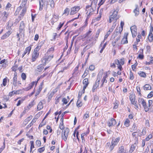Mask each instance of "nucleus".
<instances>
[{
	"mask_svg": "<svg viewBox=\"0 0 153 153\" xmlns=\"http://www.w3.org/2000/svg\"><path fill=\"white\" fill-rule=\"evenodd\" d=\"M44 43V41L39 42L36 47L34 49L31 54V61L32 62H35L39 58V51Z\"/></svg>",
	"mask_w": 153,
	"mask_h": 153,
	"instance_id": "f257e3e1",
	"label": "nucleus"
},
{
	"mask_svg": "<svg viewBox=\"0 0 153 153\" xmlns=\"http://www.w3.org/2000/svg\"><path fill=\"white\" fill-rule=\"evenodd\" d=\"M53 57V54H50L46 53L41 59V61L42 63H44V65H46V63L51 61Z\"/></svg>",
	"mask_w": 153,
	"mask_h": 153,
	"instance_id": "f03ea898",
	"label": "nucleus"
},
{
	"mask_svg": "<svg viewBox=\"0 0 153 153\" xmlns=\"http://www.w3.org/2000/svg\"><path fill=\"white\" fill-rule=\"evenodd\" d=\"M27 0H22V3L20 6L18 7L15 12V15L17 16L18 15L22 8L25 7V6L26 4Z\"/></svg>",
	"mask_w": 153,
	"mask_h": 153,
	"instance_id": "7ed1b4c3",
	"label": "nucleus"
},
{
	"mask_svg": "<svg viewBox=\"0 0 153 153\" xmlns=\"http://www.w3.org/2000/svg\"><path fill=\"white\" fill-rule=\"evenodd\" d=\"M69 132V129L68 128H66L64 130H62V138L65 141H66L67 139Z\"/></svg>",
	"mask_w": 153,
	"mask_h": 153,
	"instance_id": "20e7f679",
	"label": "nucleus"
},
{
	"mask_svg": "<svg viewBox=\"0 0 153 153\" xmlns=\"http://www.w3.org/2000/svg\"><path fill=\"white\" fill-rule=\"evenodd\" d=\"M17 75L16 72L14 73L13 79V84L15 87L17 86V85H21L22 83L20 81H17Z\"/></svg>",
	"mask_w": 153,
	"mask_h": 153,
	"instance_id": "39448f33",
	"label": "nucleus"
},
{
	"mask_svg": "<svg viewBox=\"0 0 153 153\" xmlns=\"http://www.w3.org/2000/svg\"><path fill=\"white\" fill-rule=\"evenodd\" d=\"M59 18V15L54 13L53 14L52 18L50 20V22L52 25H53L55 22H57Z\"/></svg>",
	"mask_w": 153,
	"mask_h": 153,
	"instance_id": "423d86ee",
	"label": "nucleus"
},
{
	"mask_svg": "<svg viewBox=\"0 0 153 153\" xmlns=\"http://www.w3.org/2000/svg\"><path fill=\"white\" fill-rule=\"evenodd\" d=\"M80 6H74L71 8L70 13L71 15H74L76 13L81 9Z\"/></svg>",
	"mask_w": 153,
	"mask_h": 153,
	"instance_id": "0eeeda50",
	"label": "nucleus"
},
{
	"mask_svg": "<svg viewBox=\"0 0 153 153\" xmlns=\"http://www.w3.org/2000/svg\"><path fill=\"white\" fill-rule=\"evenodd\" d=\"M37 81H33L30 83L28 86L25 88V90L26 91H28L32 89L34 85L36 86L37 84Z\"/></svg>",
	"mask_w": 153,
	"mask_h": 153,
	"instance_id": "6e6552de",
	"label": "nucleus"
},
{
	"mask_svg": "<svg viewBox=\"0 0 153 153\" xmlns=\"http://www.w3.org/2000/svg\"><path fill=\"white\" fill-rule=\"evenodd\" d=\"M46 65H44V63H42V64H40L38 65L37 67L36 71L37 73H41L42 72L43 69L44 68V66Z\"/></svg>",
	"mask_w": 153,
	"mask_h": 153,
	"instance_id": "1a4fd4ad",
	"label": "nucleus"
},
{
	"mask_svg": "<svg viewBox=\"0 0 153 153\" xmlns=\"http://www.w3.org/2000/svg\"><path fill=\"white\" fill-rule=\"evenodd\" d=\"M8 61L7 59H4L1 60L0 63L1 64V66L3 69L5 68L8 65Z\"/></svg>",
	"mask_w": 153,
	"mask_h": 153,
	"instance_id": "9d476101",
	"label": "nucleus"
},
{
	"mask_svg": "<svg viewBox=\"0 0 153 153\" xmlns=\"http://www.w3.org/2000/svg\"><path fill=\"white\" fill-rule=\"evenodd\" d=\"M107 124L110 127L115 125L116 124V121L114 119L112 118L108 121Z\"/></svg>",
	"mask_w": 153,
	"mask_h": 153,
	"instance_id": "9b49d317",
	"label": "nucleus"
},
{
	"mask_svg": "<svg viewBox=\"0 0 153 153\" xmlns=\"http://www.w3.org/2000/svg\"><path fill=\"white\" fill-rule=\"evenodd\" d=\"M44 85V80L41 82L40 85L39 86V88L37 89V92H36L35 96H36L39 95L40 93L43 88V86Z\"/></svg>",
	"mask_w": 153,
	"mask_h": 153,
	"instance_id": "f8f14e48",
	"label": "nucleus"
},
{
	"mask_svg": "<svg viewBox=\"0 0 153 153\" xmlns=\"http://www.w3.org/2000/svg\"><path fill=\"white\" fill-rule=\"evenodd\" d=\"M12 32L11 30H9L7 32L5 33L1 37V39L2 40H4L8 37L11 34Z\"/></svg>",
	"mask_w": 153,
	"mask_h": 153,
	"instance_id": "ddd939ff",
	"label": "nucleus"
},
{
	"mask_svg": "<svg viewBox=\"0 0 153 153\" xmlns=\"http://www.w3.org/2000/svg\"><path fill=\"white\" fill-rule=\"evenodd\" d=\"M82 83L84 85L82 89H83V90H85V89L88 86L89 83L88 79L86 78L84 79L82 82Z\"/></svg>",
	"mask_w": 153,
	"mask_h": 153,
	"instance_id": "4468645a",
	"label": "nucleus"
},
{
	"mask_svg": "<svg viewBox=\"0 0 153 153\" xmlns=\"http://www.w3.org/2000/svg\"><path fill=\"white\" fill-rule=\"evenodd\" d=\"M47 2L46 5H49L51 8H53L55 7V3L53 0H47L46 1Z\"/></svg>",
	"mask_w": 153,
	"mask_h": 153,
	"instance_id": "2eb2a0df",
	"label": "nucleus"
},
{
	"mask_svg": "<svg viewBox=\"0 0 153 153\" xmlns=\"http://www.w3.org/2000/svg\"><path fill=\"white\" fill-rule=\"evenodd\" d=\"M127 151L124 149L123 146H121L119 148L117 153H127Z\"/></svg>",
	"mask_w": 153,
	"mask_h": 153,
	"instance_id": "dca6fc26",
	"label": "nucleus"
},
{
	"mask_svg": "<svg viewBox=\"0 0 153 153\" xmlns=\"http://www.w3.org/2000/svg\"><path fill=\"white\" fill-rule=\"evenodd\" d=\"M9 79L7 77H6L3 79L2 83L1 84V86L2 87L3 86L5 87L6 86L7 82H9Z\"/></svg>",
	"mask_w": 153,
	"mask_h": 153,
	"instance_id": "f3484780",
	"label": "nucleus"
},
{
	"mask_svg": "<svg viewBox=\"0 0 153 153\" xmlns=\"http://www.w3.org/2000/svg\"><path fill=\"white\" fill-rule=\"evenodd\" d=\"M27 10V9L26 7H24L22 9L19 16V18L23 19L25 14Z\"/></svg>",
	"mask_w": 153,
	"mask_h": 153,
	"instance_id": "a211bd4d",
	"label": "nucleus"
},
{
	"mask_svg": "<svg viewBox=\"0 0 153 153\" xmlns=\"http://www.w3.org/2000/svg\"><path fill=\"white\" fill-rule=\"evenodd\" d=\"M128 34L126 33L125 34L124 37L122 39L121 41V44H125L127 43H128V40L127 39V36L128 35Z\"/></svg>",
	"mask_w": 153,
	"mask_h": 153,
	"instance_id": "6ab92c4d",
	"label": "nucleus"
},
{
	"mask_svg": "<svg viewBox=\"0 0 153 153\" xmlns=\"http://www.w3.org/2000/svg\"><path fill=\"white\" fill-rule=\"evenodd\" d=\"M32 45H30L29 46L27 47L25 49L24 51L27 53V55H29L31 51Z\"/></svg>",
	"mask_w": 153,
	"mask_h": 153,
	"instance_id": "aec40b11",
	"label": "nucleus"
},
{
	"mask_svg": "<svg viewBox=\"0 0 153 153\" xmlns=\"http://www.w3.org/2000/svg\"><path fill=\"white\" fill-rule=\"evenodd\" d=\"M35 104V100H33L31 101L27 105V107L26 108L28 110L32 108Z\"/></svg>",
	"mask_w": 153,
	"mask_h": 153,
	"instance_id": "412c9836",
	"label": "nucleus"
},
{
	"mask_svg": "<svg viewBox=\"0 0 153 153\" xmlns=\"http://www.w3.org/2000/svg\"><path fill=\"white\" fill-rule=\"evenodd\" d=\"M37 120L33 118L31 122L26 126V128L27 129L29 128L30 127L32 126L34 123H35L37 121Z\"/></svg>",
	"mask_w": 153,
	"mask_h": 153,
	"instance_id": "4be33fe9",
	"label": "nucleus"
},
{
	"mask_svg": "<svg viewBox=\"0 0 153 153\" xmlns=\"http://www.w3.org/2000/svg\"><path fill=\"white\" fill-rule=\"evenodd\" d=\"M32 118L33 116L31 115H30L27 117L23 122V124H24L25 126L32 119Z\"/></svg>",
	"mask_w": 153,
	"mask_h": 153,
	"instance_id": "5701e85b",
	"label": "nucleus"
},
{
	"mask_svg": "<svg viewBox=\"0 0 153 153\" xmlns=\"http://www.w3.org/2000/svg\"><path fill=\"white\" fill-rule=\"evenodd\" d=\"M43 108V103L42 101H40L38 104L37 107V110L40 111Z\"/></svg>",
	"mask_w": 153,
	"mask_h": 153,
	"instance_id": "b1692460",
	"label": "nucleus"
},
{
	"mask_svg": "<svg viewBox=\"0 0 153 153\" xmlns=\"http://www.w3.org/2000/svg\"><path fill=\"white\" fill-rule=\"evenodd\" d=\"M61 97V95H58L54 99L55 103V104L57 105L59 103Z\"/></svg>",
	"mask_w": 153,
	"mask_h": 153,
	"instance_id": "393cba45",
	"label": "nucleus"
},
{
	"mask_svg": "<svg viewBox=\"0 0 153 153\" xmlns=\"http://www.w3.org/2000/svg\"><path fill=\"white\" fill-rule=\"evenodd\" d=\"M55 46H52L48 50L47 52H46L50 54H53V53L54 51Z\"/></svg>",
	"mask_w": 153,
	"mask_h": 153,
	"instance_id": "a878e982",
	"label": "nucleus"
},
{
	"mask_svg": "<svg viewBox=\"0 0 153 153\" xmlns=\"http://www.w3.org/2000/svg\"><path fill=\"white\" fill-rule=\"evenodd\" d=\"M25 27V24L23 21L21 22L19 27V30H24Z\"/></svg>",
	"mask_w": 153,
	"mask_h": 153,
	"instance_id": "bb28decb",
	"label": "nucleus"
},
{
	"mask_svg": "<svg viewBox=\"0 0 153 153\" xmlns=\"http://www.w3.org/2000/svg\"><path fill=\"white\" fill-rule=\"evenodd\" d=\"M118 13V10H113V13L111 15V16L115 18H117V19L119 18V16L117 15Z\"/></svg>",
	"mask_w": 153,
	"mask_h": 153,
	"instance_id": "cd10ccee",
	"label": "nucleus"
},
{
	"mask_svg": "<svg viewBox=\"0 0 153 153\" xmlns=\"http://www.w3.org/2000/svg\"><path fill=\"white\" fill-rule=\"evenodd\" d=\"M61 122L60 123L59 125V128L62 130H64L65 128V126L64 125L63 123V118L62 117L61 119Z\"/></svg>",
	"mask_w": 153,
	"mask_h": 153,
	"instance_id": "c85d7f7f",
	"label": "nucleus"
},
{
	"mask_svg": "<svg viewBox=\"0 0 153 153\" xmlns=\"http://www.w3.org/2000/svg\"><path fill=\"white\" fill-rule=\"evenodd\" d=\"M78 153H88V151L85 147H82L80 149V152Z\"/></svg>",
	"mask_w": 153,
	"mask_h": 153,
	"instance_id": "c756f323",
	"label": "nucleus"
},
{
	"mask_svg": "<svg viewBox=\"0 0 153 153\" xmlns=\"http://www.w3.org/2000/svg\"><path fill=\"white\" fill-rule=\"evenodd\" d=\"M136 8L134 10V12L135 13V15L137 16L139 14V9L138 6L137 5H135Z\"/></svg>",
	"mask_w": 153,
	"mask_h": 153,
	"instance_id": "7c9ffc66",
	"label": "nucleus"
},
{
	"mask_svg": "<svg viewBox=\"0 0 153 153\" xmlns=\"http://www.w3.org/2000/svg\"><path fill=\"white\" fill-rule=\"evenodd\" d=\"M139 104L140 105V104H142L143 105H144L145 103H146L145 100L143 98H138V100Z\"/></svg>",
	"mask_w": 153,
	"mask_h": 153,
	"instance_id": "2f4dec72",
	"label": "nucleus"
},
{
	"mask_svg": "<svg viewBox=\"0 0 153 153\" xmlns=\"http://www.w3.org/2000/svg\"><path fill=\"white\" fill-rule=\"evenodd\" d=\"M138 58L140 59H143L144 58V55H143V50L141 49L140 50V53L139 54Z\"/></svg>",
	"mask_w": 153,
	"mask_h": 153,
	"instance_id": "473e14b6",
	"label": "nucleus"
},
{
	"mask_svg": "<svg viewBox=\"0 0 153 153\" xmlns=\"http://www.w3.org/2000/svg\"><path fill=\"white\" fill-rule=\"evenodd\" d=\"M90 1L91 2V5H88L86 7V11L89 9V8L91 7L93 4L94 3V5L95 4V0H90Z\"/></svg>",
	"mask_w": 153,
	"mask_h": 153,
	"instance_id": "72a5a7b5",
	"label": "nucleus"
},
{
	"mask_svg": "<svg viewBox=\"0 0 153 153\" xmlns=\"http://www.w3.org/2000/svg\"><path fill=\"white\" fill-rule=\"evenodd\" d=\"M65 23V21L61 22L57 27L56 30H59L63 25Z\"/></svg>",
	"mask_w": 153,
	"mask_h": 153,
	"instance_id": "f704fd0d",
	"label": "nucleus"
},
{
	"mask_svg": "<svg viewBox=\"0 0 153 153\" xmlns=\"http://www.w3.org/2000/svg\"><path fill=\"white\" fill-rule=\"evenodd\" d=\"M129 97L131 103H132L135 101V97L134 95L133 94L130 95Z\"/></svg>",
	"mask_w": 153,
	"mask_h": 153,
	"instance_id": "c9c22d12",
	"label": "nucleus"
},
{
	"mask_svg": "<svg viewBox=\"0 0 153 153\" xmlns=\"http://www.w3.org/2000/svg\"><path fill=\"white\" fill-rule=\"evenodd\" d=\"M117 19V18H115L114 17L110 16L109 17V20L108 21L110 23H111L113 21L115 23Z\"/></svg>",
	"mask_w": 153,
	"mask_h": 153,
	"instance_id": "e433bc0d",
	"label": "nucleus"
},
{
	"mask_svg": "<svg viewBox=\"0 0 153 153\" xmlns=\"http://www.w3.org/2000/svg\"><path fill=\"white\" fill-rule=\"evenodd\" d=\"M30 152H31L33 149L34 148V141L33 140L30 141Z\"/></svg>",
	"mask_w": 153,
	"mask_h": 153,
	"instance_id": "4c0bfd02",
	"label": "nucleus"
},
{
	"mask_svg": "<svg viewBox=\"0 0 153 153\" xmlns=\"http://www.w3.org/2000/svg\"><path fill=\"white\" fill-rule=\"evenodd\" d=\"M87 13L88 14V16L91 14L93 12L94 10L92 7L90 8L89 9L86 10Z\"/></svg>",
	"mask_w": 153,
	"mask_h": 153,
	"instance_id": "58836bf2",
	"label": "nucleus"
},
{
	"mask_svg": "<svg viewBox=\"0 0 153 153\" xmlns=\"http://www.w3.org/2000/svg\"><path fill=\"white\" fill-rule=\"evenodd\" d=\"M28 111L29 110L26 108H25L24 110L20 114L19 117L20 118H21L26 113V112Z\"/></svg>",
	"mask_w": 153,
	"mask_h": 153,
	"instance_id": "ea45409f",
	"label": "nucleus"
},
{
	"mask_svg": "<svg viewBox=\"0 0 153 153\" xmlns=\"http://www.w3.org/2000/svg\"><path fill=\"white\" fill-rule=\"evenodd\" d=\"M54 94V93L53 92H51L48 94V100L49 101H50L51 100Z\"/></svg>",
	"mask_w": 153,
	"mask_h": 153,
	"instance_id": "a19ab883",
	"label": "nucleus"
},
{
	"mask_svg": "<svg viewBox=\"0 0 153 153\" xmlns=\"http://www.w3.org/2000/svg\"><path fill=\"white\" fill-rule=\"evenodd\" d=\"M18 67V65L17 64H15L13 66L11 69L12 71H14L15 72H16V71L17 70Z\"/></svg>",
	"mask_w": 153,
	"mask_h": 153,
	"instance_id": "79ce46f5",
	"label": "nucleus"
},
{
	"mask_svg": "<svg viewBox=\"0 0 153 153\" xmlns=\"http://www.w3.org/2000/svg\"><path fill=\"white\" fill-rule=\"evenodd\" d=\"M122 30L123 29L122 28H120V27H117L115 31L116 33L120 34Z\"/></svg>",
	"mask_w": 153,
	"mask_h": 153,
	"instance_id": "37998d69",
	"label": "nucleus"
},
{
	"mask_svg": "<svg viewBox=\"0 0 153 153\" xmlns=\"http://www.w3.org/2000/svg\"><path fill=\"white\" fill-rule=\"evenodd\" d=\"M92 32V31L89 30V31L87 32L84 35V36L85 38H87L91 36V33Z\"/></svg>",
	"mask_w": 153,
	"mask_h": 153,
	"instance_id": "c03bdc74",
	"label": "nucleus"
},
{
	"mask_svg": "<svg viewBox=\"0 0 153 153\" xmlns=\"http://www.w3.org/2000/svg\"><path fill=\"white\" fill-rule=\"evenodd\" d=\"M42 114V111L39 112L35 115L33 118L37 120L40 117L41 115Z\"/></svg>",
	"mask_w": 153,
	"mask_h": 153,
	"instance_id": "a18cd8bd",
	"label": "nucleus"
},
{
	"mask_svg": "<svg viewBox=\"0 0 153 153\" xmlns=\"http://www.w3.org/2000/svg\"><path fill=\"white\" fill-rule=\"evenodd\" d=\"M120 140V138L119 137H117L114 140H113L111 142V143L113 144H114L115 145H117L118 143L119 142Z\"/></svg>",
	"mask_w": 153,
	"mask_h": 153,
	"instance_id": "49530a36",
	"label": "nucleus"
},
{
	"mask_svg": "<svg viewBox=\"0 0 153 153\" xmlns=\"http://www.w3.org/2000/svg\"><path fill=\"white\" fill-rule=\"evenodd\" d=\"M89 133V131L86 133H83L81 134V138L82 141L85 140V136H86Z\"/></svg>",
	"mask_w": 153,
	"mask_h": 153,
	"instance_id": "de8ad7c7",
	"label": "nucleus"
},
{
	"mask_svg": "<svg viewBox=\"0 0 153 153\" xmlns=\"http://www.w3.org/2000/svg\"><path fill=\"white\" fill-rule=\"evenodd\" d=\"M143 88L144 90H150L151 87L149 84H146L144 86Z\"/></svg>",
	"mask_w": 153,
	"mask_h": 153,
	"instance_id": "09e8293b",
	"label": "nucleus"
},
{
	"mask_svg": "<svg viewBox=\"0 0 153 153\" xmlns=\"http://www.w3.org/2000/svg\"><path fill=\"white\" fill-rule=\"evenodd\" d=\"M130 120L127 118L126 119L124 122V125L126 127H128L129 126Z\"/></svg>",
	"mask_w": 153,
	"mask_h": 153,
	"instance_id": "8fccbe9b",
	"label": "nucleus"
},
{
	"mask_svg": "<svg viewBox=\"0 0 153 153\" xmlns=\"http://www.w3.org/2000/svg\"><path fill=\"white\" fill-rule=\"evenodd\" d=\"M25 98H22L21 100H19L17 103L16 104V105L17 106H19L21 103H22L23 101L25 100Z\"/></svg>",
	"mask_w": 153,
	"mask_h": 153,
	"instance_id": "3c124183",
	"label": "nucleus"
},
{
	"mask_svg": "<svg viewBox=\"0 0 153 153\" xmlns=\"http://www.w3.org/2000/svg\"><path fill=\"white\" fill-rule=\"evenodd\" d=\"M148 39L150 42H152L153 40V34L149 33Z\"/></svg>",
	"mask_w": 153,
	"mask_h": 153,
	"instance_id": "603ef678",
	"label": "nucleus"
},
{
	"mask_svg": "<svg viewBox=\"0 0 153 153\" xmlns=\"http://www.w3.org/2000/svg\"><path fill=\"white\" fill-rule=\"evenodd\" d=\"M21 77L22 80L25 81L26 80L27 78V76L25 73H22L21 75Z\"/></svg>",
	"mask_w": 153,
	"mask_h": 153,
	"instance_id": "864d4df0",
	"label": "nucleus"
},
{
	"mask_svg": "<svg viewBox=\"0 0 153 153\" xmlns=\"http://www.w3.org/2000/svg\"><path fill=\"white\" fill-rule=\"evenodd\" d=\"M135 144H134L131 145L130 149L129 152V153H131L135 149Z\"/></svg>",
	"mask_w": 153,
	"mask_h": 153,
	"instance_id": "5fc2aeb1",
	"label": "nucleus"
},
{
	"mask_svg": "<svg viewBox=\"0 0 153 153\" xmlns=\"http://www.w3.org/2000/svg\"><path fill=\"white\" fill-rule=\"evenodd\" d=\"M89 73V71L88 70H85L84 73V74L82 76V78H85L88 74Z\"/></svg>",
	"mask_w": 153,
	"mask_h": 153,
	"instance_id": "6e6d98bb",
	"label": "nucleus"
},
{
	"mask_svg": "<svg viewBox=\"0 0 153 153\" xmlns=\"http://www.w3.org/2000/svg\"><path fill=\"white\" fill-rule=\"evenodd\" d=\"M79 66L80 63H79L77 66L75 68L74 70V72L73 73V74H74L77 73L78 71Z\"/></svg>",
	"mask_w": 153,
	"mask_h": 153,
	"instance_id": "4d7b16f0",
	"label": "nucleus"
},
{
	"mask_svg": "<svg viewBox=\"0 0 153 153\" xmlns=\"http://www.w3.org/2000/svg\"><path fill=\"white\" fill-rule=\"evenodd\" d=\"M45 150V147L44 146L39 148L37 149V151L39 153H42Z\"/></svg>",
	"mask_w": 153,
	"mask_h": 153,
	"instance_id": "13d9d810",
	"label": "nucleus"
},
{
	"mask_svg": "<svg viewBox=\"0 0 153 153\" xmlns=\"http://www.w3.org/2000/svg\"><path fill=\"white\" fill-rule=\"evenodd\" d=\"M49 67V66H48L46 67L45 68H44V71H45L43 73V74H43L45 76H46L48 74V70L47 71H46V70Z\"/></svg>",
	"mask_w": 153,
	"mask_h": 153,
	"instance_id": "bf43d9fd",
	"label": "nucleus"
},
{
	"mask_svg": "<svg viewBox=\"0 0 153 153\" xmlns=\"http://www.w3.org/2000/svg\"><path fill=\"white\" fill-rule=\"evenodd\" d=\"M85 90H84L83 91V90L82 89L80 92H79L78 96V99H80L82 96V95L85 93Z\"/></svg>",
	"mask_w": 153,
	"mask_h": 153,
	"instance_id": "052dcab7",
	"label": "nucleus"
},
{
	"mask_svg": "<svg viewBox=\"0 0 153 153\" xmlns=\"http://www.w3.org/2000/svg\"><path fill=\"white\" fill-rule=\"evenodd\" d=\"M143 106L144 108V109L145 111L147 112L150 109L149 108V107L146 105V103H145L144 105Z\"/></svg>",
	"mask_w": 153,
	"mask_h": 153,
	"instance_id": "680f3d73",
	"label": "nucleus"
},
{
	"mask_svg": "<svg viewBox=\"0 0 153 153\" xmlns=\"http://www.w3.org/2000/svg\"><path fill=\"white\" fill-rule=\"evenodd\" d=\"M63 105L67 104L68 102L65 98H63L62 100Z\"/></svg>",
	"mask_w": 153,
	"mask_h": 153,
	"instance_id": "e2e57ef3",
	"label": "nucleus"
},
{
	"mask_svg": "<svg viewBox=\"0 0 153 153\" xmlns=\"http://www.w3.org/2000/svg\"><path fill=\"white\" fill-rule=\"evenodd\" d=\"M82 105V103L81 101L78 100L76 103V106L78 107H81Z\"/></svg>",
	"mask_w": 153,
	"mask_h": 153,
	"instance_id": "0e129e2a",
	"label": "nucleus"
},
{
	"mask_svg": "<svg viewBox=\"0 0 153 153\" xmlns=\"http://www.w3.org/2000/svg\"><path fill=\"white\" fill-rule=\"evenodd\" d=\"M89 112L88 111H87L86 112V113L84 115L83 118L84 119H86L87 118H88L89 117Z\"/></svg>",
	"mask_w": 153,
	"mask_h": 153,
	"instance_id": "69168bd1",
	"label": "nucleus"
},
{
	"mask_svg": "<svg viewBox=\"0 0 153 153\" xmlns=\"http://www.w3.org/2000/svg\"><path fill=\"white\" fill-rule=\"evenodd\" d=\"M140 76L141 77H146V74L145 73L143 72L140 71L138 73Z\"/></svg>",
	"mask_w": 153,
	"mask_h": 153,
	"instance_id": "338daca9",
	"label": "nucleus"
},
{
	"mask_svg": "<svg viewBox=\"0 0 153 153\" xmlns=\"http://www.w3.org/2000/svg\"><path fill=\"white\" fill-rule=\"evenodd\" d=\"M3 13L4 15V17L5 20H7L8 17L9 13L5 11L3 12Z\"/></svg>",
	"mask_w": 153,
	"mask_h": 153,
	"instance_id": "774afa93",
	"label": "nucleus"
}]
</instances>
